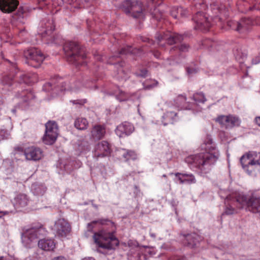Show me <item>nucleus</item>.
I'll return each instance as SVG.
<instances>
[{
    "instance_id": "f704fd0d",
    "label": "nucleus",
    "mask_w": 260,
    "mask_h": 260,
    "mask_svg": "<svg viewBox=\"0 0 260 260\" xmlns=\"http://www.w3.org/2000/svg\"><path fill=\"white\" fill-rule=\"evenodd\" d=\"M107 222H110V221L107 219H100L98 220H94L92 221L90 223H89L88 224V230L89 231H92L93 228V224L96 223H100L102 224H106Z\"/></svg>"
},
{
    "instance_id": "680f3d73",
    "label": "nucleus",
    "mask_w": 260,
    "mask_h": 260,
    "mask_svg": "<svg viewBox=\"0 0 260 260\" xmlns=\"http://www.w3.org/2000/svg\"><path fill=\"white\" fill-rule=\"evenodd\" d=\"M52 43H54L55 44H57L58 43L57 42H56V41L55 40V39H53V40L51 42Z\"/></svg>"
},
{
    "instance_id": "2f4dec72",
    "label": "nucleus",
    "mask_w": 260,
    "mask_h": 260,
    "mask_svg": "<svg viewBox=\"0 0 260 260\" xmlns=\"http://www.w3.org/2000/svg\"><path fill=\"white\" fill-rule=\"evenodd\" d=\"M183 176H184V183L190 184L196 182V179L193 174L184 173Z\"/></svg>"
},
{
    "instance_id": "f257e3e1",
    "label": "nucleus",
    "mask_w": 260,
    "mask_h": 260,
    "mask_svg": "<svg viewBox=\"0 0 260 260\" xmlns=\"http://www.w3.org/2000/svg\"><path fill=\"white\" fill-rule=\"evenodd\" d=\"M194 7L197 10H199L192 18L196 24L195 29L201 30H208L211 25L210 19L212 18H218L220 21L226 18V10L225 7H219L216 3L210 5V11L212 15H211L208 9L207 14L203 13V11L206 10L207 8V5L203 1L196 3Z\"/></svg>"
},
{
    "instance_id": "20e7f679",
    "label": "nucleus",
    "mask_w": 260,
    "mask_h": 260,
    "mask_svg": "<svg viewBox=\"0 0 260 260\" xmlns=\"http://www.w3.org/2000/svg\"><path fill=\"white\" fill-rule=\"evenodd\" d=\"M47 231L41 224H33L29 228H24L21 234L22 242L26 247H30L41 236L46 234Z\"/></svg>"
},
{
    "instance_id": "dca6fc26",
    "label": "nucleus",
    "mask_w": 260,
    "mask_h": 260,
    "mask_svg": "<svg viewBox=\"0 0 260 260\" xmlns=\"http://www.w3.org/2000/svg\"><path fill=\"white\" fill-rule=\"evenodd\" d=\"M18 3L17 0H0V9L4 13H10L17 8Z\"/></svg>"
},
{
    "instance_id": "c9c22d12",
    "label": "nucleus",
    "mask_w": 260,
    "mask_h": 260,
    "mask_svg": "<svg viewBox=\"0 0 260 260\" xmlns=\"http://www.w3.org/2000/svg\"><path fill=\"white\" fill-rule=\"evenodd\" d=\"M186 98L183 95H178L175 100V105L177 107L182 106L186 101Z\"/></svg>"
},
{
    "instance_id": "6e6d98bb",
    "label": "nucleus",
    "mask_w": 260,
    "mask_h": 260,
    "mask_svg": "<svg viewBox=\"0 0 260 260\" xmlns=\"http://www.w3.org/2000/svg\"><path fill=\"white\" fill-rule=\"evenodd\" d=\"M154 56L156 57V58H159V52H156L154 53Z\"/></svg>"
},
{
    "instance_id": "5701e85b",
    "label": "nucleus",
    "mask_w": 260,
    "mask_h": 260,
    "mask_svg": "<svg viewBox=\"0 0 260 260\" xmlns=\"http://www.w3.org/2000/svg\"><path fill=\"white\" fill-rule=\"evenodd\" d=\"M60 84H61V86L60 87H58V85L55 86L53 88H52V83H47L45 84L44 86V89L46 90V91H52L53 93L54 94H59V91H62L63 90H66V87L65 86L66 85V83H63L62 82L60 83Z\"/></svg>"
},
{
    "instance_id": "2eb2a0df",
    "label": "nucleus",
    "mask_w": 260,
    "mask_h": 260,
    "mask_svg": "<svg viewBox=\"0 0 260 260\" xmlns=\"http://www.w3.org/2000/svg\"><path fill=\"white\" fill-rule=\"evenodd\" d=\"M134 131V127L132 124L124 122L117 126L115 133L119 137L123 138L130 135Z\"/></svg>"
},
{
    "instance_id": "0e129e2a",
    "label": "nucleus",
    "mask_w": 260,
    "mask_h": 260,
    "mask_svg": "<svg viewBox=\"0 0 260 260\" xmlns=\"http://www.w3.org/2000/svg\"><path fill=\"white\" fill-rule=\"evenodd\" d=\"M226 214V211L224 212L222 214V216H224Z\"/></svg>"
},
{
    "instance_id": "a211bd4d",
    "label": "nucleus",
    "mask_w": 260,
    "mask_h": 260,
    "mask_svg": "<svg viewBox=\"0 0 260 260\" xmlns=\"http://www.w3.org/2000/svg\"><path fill=\"white\" fill-rule=\"evenodd\" d=\"M161 3V0H150L148 2V8L146 11L149 12L153 17L157 19L160 18L159 16L160 15L159 14V10L156 8V5L159 6Z\"/></svg>"
},
{
    "instance_id": "72a5a7b5",
    "label": "nucleus",
    "mask_w": 260,
    "mask_h": 260,
    "mask_svg": "<svg viewBox=\"0 0 260 260\" xmlns=\"http://www.w3.org/2000/svg\"><path fill=\"white\" fill-rule=\"evenodd\" d=\"M174 11L179 12L180 15L182 16H185L186 15V10L183 9L182 7H178V8H173L172 10L171 11V15L172 16L173 18L175 19L177 18V15L173 14Z\"/></svg>"
},
{
    "instance_id": "412c9836",
    "label": "nucleus",
    "mask_w": 260,
    "mask_h": 260,
    "mask_svg": "<svg viewBox=\"0 0 260 260\" xmlns=\"http://www.w3.org/2000/svg\"><path fill=\"white\" fill-rule=\"evenodd\" d=\"M183 236L185 238L187 245L191 248L194 247L201 240L200 236L196 233H191Z\"/></svg>"
},
{
    "instance_id": "4c0bfd02",
    "label": "nucleus",
    "mask_w": 260,
    "mask_h": 260,
    "mask_svg": "<svg viewBox=\"0 0 260 260\" xmlns=\"http://www.w3.org/2000/svg\"><path fill=\"white\" fill-rule=\"evenodd\" d=\"M137 50L136 49H132L131 47L130 46H126V47L122 48L119 54H127L128 53H133L135 54L136 51Z\"/></svg>"
},
{
    "instance_id": "a878e982",
    "label": "nucleus",
    "mask_w": 260,
    "mask_h": 260,
    "mask_svg": "<svg viewBox=\"0 0 260 260\" xmlns=\"http://www.w3.org/2000/svg\"><path fill=\"white\" fill-rule=\"evenodd\" d=\"M48 24L46 26L45 29L42 30V32H39L42 38L50 36L55 29L54 25H51L50 22H48Z\"/></svg>"
},
{
    "instance_id": "603ef678",
    "label": "nucleus",
    "mask_w": 260,
    "mask_h": 260,
    "mask_svg": "<svg viewBox=\"0 0 260 260\" xmlns=\"http://www.w3.org/2000/svg\"><path fill=\"white\" fill-rule=\"evenodd\" d=\"M255 121L256 123L260 126V117H257L255 119Z\"/></svg>"
},
{
    "instance_id": "cd10ccee",
    "label": "nucleus",
    "mask_w": 260,
    "mask_h": 260,
    "mask_svg": "<svg viewBox=\"0 0 260 260\" xmlns=\"http://www.w3.org/2000/svg\"><path fill=\"white\" fill-rule=\"evenodd\" d=\"M240 120L236 116H229V127L238 126L240 124Z\"/></svg>"
},
{
    "instance_id": "f3484780",
    "label": "nucleus",
    "mask_w": 260,
    "mask_h": 260,
    "mask_svg": "<svg viewBox=\"0 0 260 260\" xmlns=\"http://www.w3.org/2000/svg\"><path fill=\"white\" fill-rule=\"evenodd\" d=\"M29 202L28 196L24 193L17 194L13 201V205L17 209H20L27 206Z\"/></svg>"
},
{
    "instance_id": "37998d69",
    "label": "nucleus",
    "mask_w": 260,
    "mask_h": 260,
    "mask_svg": "<svg viewBox=\"0 0 260 260\" xmlns=\"http://www.w3.org/2000/svg\"><path fill=\"white\" fill-rule=\"evenodd\" d=\"M253 2H255L253 7L255 9L260 10V0H253Z\"/></svg>"
},
{
    "instance_id": "8fccbe9b",
    "label": "nucleus",
    "mask_w": 260,
    "mask_h": 260,
    "mask_svg": "<svg viewBox=\"0 0 260 260\" xmlns=\"http://www.w3.org/2000/svg\"><path fill=\"white\" fill-rule=\"evenodd\" d=\"M72 102L73 104H82L84 103L82 100H73Z\"/></svg>"
},
{
    "instance_id": "9b49d317",
    "label": "nucleus",
    "mask_w": 260,
    "mask_h": 260,
    "mask_svg": "<svg viewBox=\"0 0 260 260\" xmlns=\"http://www.w3.org/2000/svg\"><path fill=\"white\" fill-rule=\"evenodd\" d=\"M253 24L252 20L250 18H242L239 22L231 21L229 24L231 29L241 34H246L250 29Z\"/></svg>"
},
{
    "instance_id": "5fc2aeb1",
    "label": "nucleus",
    "mask_w": 260,
    "mask_h": 260,
    "mask_svg": "<svg viewBox=\"0 0 260 260\" xmlns=\"http://www.w3.org/2000/svg\"><path fill=\"white\" fill-rule=\"evenodd\" d=\"M150 236L153 238H155L156 237L155 234L153 233H150Z\"/></svg>"
},
{
    "instance_id": "c756f323",
    "label": "nucleus",
    "mask_w": 260,
    "mask_h": 260,
    "mask_svg": "<svg viewBox=\"0 0 260 260\" xmlns=\"http://www.w3.org/2000/svg\"><path fill=\"white\" fill-rule=\"evenodd\" d=\"M123 157L126 160L135 159L137 157V154L134 151L130 150H124V152L122 154Z\"/></svg>"
},
{
    "instance_id": "774afa93",
    "label": "nucleus",
    "mask_w": 260,
    "mask_h": 260,
    "mask_svg": "<svg viewBox=\"0 0 260 260\" xmlns=\"http://www.w3.org/2000/svg\"><path fill=\"white\" fill-rule=\"evenodd\" d=\"M24 78H26L27 76L26 75H23Z\"/></svg>"
},
{
    "instance_id": "bf43d9fd",
    "label": "nucleus",
    "mask_w": 260,
    "mask_h": 260,
    "mask_svg": "<svg viewBox=\"0 0 260 260\" xmlns=\"http://www.w3.org/2000/svg\"><path fill=\"white\" fill-rule=\"evenodd\" d=\"M96 59L99 60H103L101 57H97Z\"/></svg>"
},
{
    "instance_id": "e433bc0d",
    "label": "nucleus",
    "mask_w": 260,
    "mask_h": 260,
    "mask_svg": "<svg viewBox=\"0 0 260 260\" xmlns=\"http://www.w3.org/2000/svg\"><path fill=\"white\" fill-rule=\"evenodd\" d=\"M123 63H117L116 64L115 67L117 69V75L118 76V78H124V72L123 69H122V64Z\"/></svg>"
},
{
    "instance_id": "79ce46f5",
    "label": "nucleus",
    "mask_w": 260,
    "mask_h": 260,
    "mask_svg": "<svg viewBox=\"0 0 260 260\" xmlns=\"http://www.w3.org/2000/svg\"><path fill=\"white\" fill-rule=\"evenodd\" d=\"M0 260H17L14 257L10 255L0 256Z\"/></svg>"
},
{
    "instance_id": "052dcab7",
    "label": "nucleus",
    "mask_w": 260,
    "mask_h": 260,
    "mask_svg": "<svg viewBox=\"0 0 260 260\" xmlns=\"http://www.w3.org/2000/svg\"><path fill=\"white\" fill-rule=\"evenodd\" d=\"M179 13V12H177V11H176V12H175V11H174V12H173V14H174V15H177V14H178V13Z\"/></svg>"
},
{
    "instance_id": "bb28decb",
    "label": "nucleus",
    "mask_w": 260,
    "mask_h": 260,
    "mask_svg": "<svg viewBox=\"0 0 260 260\" xmlns=\"http://www.w3.org/2000/svg\"><path fill=\"white\" fill-rule=\"evenodd\" d=\"M215 121L218 122L221 127L226 129L228 127V116L220 115L215 119Z\"/></svg>"
},
{
    "instance_id": "c85d7f7f",
    "label": "nucleus",
    "mask_w": 260,
    "mask_h": 260,
    "mask_svg": "<svg viewBox=\"0 0 260 260\" xmlns=\"http://www.w3.org/2000/svg\"><path fill=\"white\" fill-rule=\"evenodd\" d=\"M193 100L197 103H204L206 101L205 95L202 92L196 93L193 95Z\"/></svg>"
},
{
    "instance_id": "09e8293b",
    "label": "nucleus",
    "mask_w": 260,
    "mask_h": 260,
    "mask_svg": "<svg viewBox=\"0 0 260 260\" xmlns=\"http://www.w3.org/2000/svg\"><path fill=\"white\" fill-rule=\"evenodd\" d=\"M147 74V71L146 70H143L141 71V73L140 74V76L145 77L146 76Z\"/></svg>"
},
{
    "instance_id": "3c124183",
    "label": "nucleus",
    "mask_w": 260,
    "mask_h": 260,
    "mask_svg": "<svg viewBox=\"0 0 260 260\" xmlns=\"http://www.w3.org/2000/svg\"><path fill=\"white\" fill-rule=\"evenodd\" d=\"M24 12V11L23 10V9L22 8L20 7L18 10V15L20 16H21V15L23 14Z\"/></svg>"
},
{
    "instance_id": "6e6552de",
    "label": "nucleus",
    "mask_w": 260,
    "mask_h": 260,
    "mask_svg": "<svg viewBox=\"0 0 260 260\" xmlns=\"http://www.w3.org/2000/svg\"><path fill=\"white\" fill-rule=\"evenodd\" d=\"M122 7L126 14H131L134 18H144V12L140 2L137 0H126L123 2Z\"/></svg>"
},
{
    "instance_id": "7c9ffc66",
    "label": "nucleus",
    "mask_w": 260,
    "mask_h": 260,
    "mask_svg": "<svg viewBox=\"0 0 260 260\" xmlns=\"http://www.w3.org/2000/svg\"><path fill=\"white\" fill-rule=\"evenodd\" d=\"M131 95L127 93H126L122 90H119L118 92L116 94V98L120 101H125L128 100Z\"/></svg>"
},
{
    "instance_id": "69168bd1",
    "label": "nucleus",
    "mask_w": 260,
    "mask_h": 260,
    "mask_svg": "<svg viewBox=\"0 0 260 260\" xmlns=\"http://www.w3.org/2000/svg\"><path fill=\"white\" fill-rule=\"evenodd\" d=\"M228 213H229V214L232 213V212H231L230 211V209H229V211H228Z\"/></svg>"
},
{
    "instance_id": "a18cd8bd",
    "label": "nucleus",
    "mask_w": 260,
    "mask_h": 260,
    "mask_svg": "<svg viewBox=\"0 0 260 260\" xmlns=\"http://www.w3.org/2000/svg\"><path fill=\"white\" fill-rule=\"evenodd\" d=\"M8 79H10V78L7 77H5L4 79V80H3V83L5 84H8V85H11V81H8L7 80Z\"/></svg>"
},
{
    "instance_id": "473e14b6",
    "label": "nucleus",
    "mask_w": 260,
    "mask_h": 260,
    "mask_svg": "<svg viewBox=\"0 0 260 260\" xmlns=\"http://www.w3.org/2000/svg\"><path fill=\"white\" fill-rule=\"evenodd\" d=\"M43 1L45 5H51L54 7L60 6L63 4V0H39Z\"/></svg>"
},
{
    "instance_id": "9d476101",
    "label": "nucleus",
    "mask_w": 260,
    "mask_h": 260,
    "mask_svg": "<svg viewBox=\"0 0 260 260\" xmlns=\"http://www.w3.org/2000/svg\"><path fill=\"white\" fill-rule=\"evenodd\" d=\"M24 55L28 60V63L35 68L40 67L44 59V56L40 50L31 48L24 52Z\"/></svg>"
},
{
    "instance_id": "f03ea898",
    "label": "nucleus",
    "mask_w": 260,
    "mask_h": 260,
    "mask_svg": "<svg viewBox=\"0 0 260 260\" xmlns=\"http://www.w3.org/2000/svg\"><path fill=\"white\" fill-rule=\"evenodd\" d=\"M202 147L205 149L206 152L190 155L186 158L185 161L192 165L202 173L206 174L211 170V165L217 160L219 153L215 150V145L209 137H207Z\"/></svg>"
},
{
    "instance_id": "c03bdc74",
    "label": "nucleus",
    "mask_w": 260,
    "mask_h": 260,
    "mask_svg": "<svg viewBox=\"0 0 260 260\" xmlns=\"http://www.w3.org/2000/svg\"><path fill=\"white\" fill-rule=\"evenodd\" d=\"M260 62V57L257 56H256L254 59L252 60V63L253 64H256Z\"/></svg>"
},
{
    "instance_id": "4468645a",
    "label": "nucleus",
    "mask_w": 260,
    "mask_h": 260,
    "mask_svg": "<svg viewBox=\"0 0 260 260\" xmlns=\"http://www.w3.org/2000/svg\"><path fill=\"white\" fill-rule=\"evenodd\" d=\"M25 158L28 160L37 161L43 157L42 150L35 146H30L25 149L24 152Z\"/></svg>"
},
{
    "instance_id": "58836bf2",
    "label": "nucleus",
    "mask_w": 260,
    "mask_h": 260,
    "mask_svg": "<svg viewBox=\"0 0 260 260\" xmlns=\"http://www.w3.org/2000/svg\"><path fill=\"white\" fill-rule=\"evenodd\" d=\"M184 173H176L174 174V175L176 177L175 181L176 182H179L180 184H184V176H183Z\"/></svg>"
},
{
    "instance_id": "ddd939ff",
    "label": "nucleus",
    "mask_w": 260,
    "mask_h": 260,
    "mask_svg": "<svg viewBox=\"0 0 260 260\" xmlns=\"http://www.w3.org/2000/svg\"><path fill=\"white\" fill-rule=\"evenodd\" d=\"M53 230L58 236L65 237L70 233L71 227L64 219H59L55 222Z\"/></svg>"
},
{
    "instance_id": "4be33fe9",
    "label": "nucleus",
    "mask_w": 260,
    "mask_h": 260,
    "mask_svg": "<svg viewBox=\"0 0 260 260\" xmlns=\"http://www.w3.org/2000/svg\"><path fill=\"white\" fill-rule=\"evenodd\" d=\"M38 246L44 250L51 251L55 248V243L51 239H41L38 241Z\"/></svg>"
},
{
    "instance_id": "7ed1b4c3",
    "label": "nucleus",
    "mask_w": 260,
    "mask_h": 260,
    "mask_svg": "<svg viewBox=\"0 0 260 260\" xmlns=\"http://www.w3.org/2000/svg\"><path fill=\"white\" fill-rule=\"evenodd\" d=\"M93 239L99 247L105 249H113L119 244L118 240L111 232L101 230L94 233Z\"/></svg>"
},
{
    "instance_id": "4d7b16f0",
    "label": "nucleus",
    "mask_w": 260,
    "mask_h": 260,
    "mask_svg": "<svg viewBox=\"0 0 260 260\" xmlns=\"http://www.w3.org/2000/svg\"><path fill=\"white\" fill-rule=\"evenodd\" d=\"M71 90L76 91L78 90V88L76 87H72Z\"/></svg>"
},
{
    "instance_id": "393cba45",
    "label": "nucleus",
    "mask_w": 260,
    "mask_h": 260,
    "mask_svg": "<svg viewBox=\"0 0 260 260\" xmlns=\"http://www.w3.org/2000/svg\"><path fill=\"white\" fill-rule=\"evenodd\" d=\"M75 126L78 129L83 130L87 128L88 123L84 118H78L74 122Z\"/></svg>"
},
{
    "instance_id": "39448f33",
    "label": "nucleus",
    "mask_w": 260,
    "mask_h": 260,
    "mask_svg": "<svg viewBox=\"0 0 260 260\" xmlns=\"http://www.w3.org/2000/svg\"><path fill=\"white\" fill-rule=\"evenodd\" d=\"M240 162L244 170L249 175H255L256 167H260V153L249 151L243 155Z\"/></svg>"
},
{
    "instance_id": "ea45409f",
    "label": "nucleus",
    "mask_w": 260,
    "mask_h": 260,
    "mask_svg": "<svg viewBox=\"0 0 260 260\" xmlns=\"http://www.w3.org/2000/svg\"><path fill=\"white\" fill-rule=\"evenodd\" d=\"M176 115H177V113H175L174 112H172V111H169V112H166L165 114V115L163 116V117L170 119V121L171 122V121L172 120H173L174 119V118Z\"/></svg>"
},
{
    "instance_id": "de8ad7c7",
    "label": "nucleus",
    "mask_w": 260,
    "mask_h": 260,
    "mask_svg": "<svg viewBox=\"0 0 260 260\" xmlns=\"http://www.w3.org/2000/svg\"><path fill=\"white\" fill-rule=\"evenodd\" d=\"M187 73L188 74H193V73H197V71H196V69H189V68L187 69Z\"/></svg>"
},
{
    "instance_id": "49530a36",
    "label": "nucleus",
    "mask_w": 260,
    "mask_h": 260,
    "mask_svg": "<svg viewBox=\"0 0 260 260\" xmlns=\"http://www.w3.org/2000/svg\"><path fill=\"white\" fill-rule=\"evenodd\" d=\"M51 260H67V259L62 256L54 257Z\"/></svg>"
},
{
    "instance_id": "1a4fd4ad",
    "label": "nucleus",
    "mask_w": 260,
    "mask_h": 260,
    "mask_svg": "<svg viewBox=\"0 0 260 260\" xmlns=\"http://www.w3.org/2000/svg\"><path fill=\"white\" fill-rule=\"evenodd\" d=\"M45 134L43 138L44 143L52 145L56 141L58 136V126L55 121H49L45 124Z\"/></svg>"
},
{
    "instance_id": "aec40b11",
    "label": "nucleus",
    "mask_w": 260,
    "mask_h": 260,
    "mask_svg": "<svg viewBox=\"0 0 260 260\" xmlns=\"http://www.w3.org/2000/svg\"><path fill=\"white\" fill-rule=\"evenodd\" d=\"M91 136L94 139L100 140L103 138L105 134L106 130L104 126L96 125L94 126L91 131Z\"/></svg>"
},
{
    "instance_id": "6ab92c4d",
    "label": "nucleus",
    "mask_w": 260,
    "mask_h": 260,
    "mask_svg": "<svg viewBox=\"0 0 260 260\" xmlns=\"http://www.w3.org/2000/svg\"><path fill=\"white\" fill-rule=\"evenodd\" d=\"M156 39L157 40L158 43L162 40H165L170 45H172L174 43H177L181 42L183 39V37L182 35L175 34L173 36H171L169 38H167L166 35L162 36L160 34H157L156 36Z\"/></svg>"
},
{
    "instance_id": "b1692460",
    "label": "nucleus",
    "mask_w": 260,
    "mask_h": 260,
    "mask_svg": "<svg viewBox=\"0 0 260 260\" xmlns=\"http://www.w3.org/2000/svg\"><path fill=\"white\" fill-rule=\"evenodd\" d=\"M234 54L236 59L240 63H243L246 61L247 52L245 50H242L241 48H237L234 50Z\"/></svg>"
},
{
    "instance_id": "864d4df0",
    "label": "nucleus",
    "mask_w": 260,
    "mask_h": 260,
    "mask_svg": "<svg viewBox=\"0 0 260 260\" xmlns=\"http://www.w3.org/2000/svg\"><path fill=\"white\" fill-rule=\"evenodd\" d=\"M82 260H95V259L92 257H85L83 258Z\"/></svg>"
},
{
    "instance_id": "f8f14e48",
    "label": "nucleus",
    "mask_w": 260,
    "mask_h": 260,
    "mask_svg": "<svg viewBox=\"0 0 260 260\" xmlns=\"http://www.w3.org/2000/svg\"><path fill=\"white\" fill-rule=\"evenodd\" d=\"M111 153L110 144L106 141H102L98 143L94 146L93 155L96 159L109 155Z\"/></svg>"
},
{
    "instance_id": "423d86ee",
    "label": "nucleus",
    "mask_w": 260,
    "mask_h": 260,
    "mask_svg": "<svg viewBox=\"0 0 260 260\" xmlns=\"http://www.w3.org/2000/svg\"><path fill=\"white\" fill-rule=\"evenodd\" d=\"M236 201L242 206H246L248 210L253 213L260 212V195L253 192L245 196L239 194L236 196Z\"/></svg>"
},
{
    "instance_id": "a19ab883",
    "label": "nucleus",
    "mask_w": 260,
    "mask_h": 260,
    "mask_svg": "<svg viewBox=\"0 0 260 260\" xmlns=\"http://www.w3.org/2000/svg\"><path fill=\"white\" fill-rule=\"evenodd\" d=\"M188 48H189V46L187 44H181L179 47V50L182 52H185V51H188Z\"/></svg>"
},
{
    "instance_id": "338daca9",
    "label": "nucleus",
    "mask_w": 260,
    "mask_h": 260,
    "mask_svg": "<svg viewBox=\"0 0 260 260\" xmlns=\"http://www.w3.org/2000/svg\"><path fill=\"white\" fill-rule=\"evenodd\" d=\"M162 177H165V178H166V177H167V176H166V175H162Z\"/></svg>"
},
{
    "instance_id": "13d9d810",
    "label": "nucleus",
    "mask_w": 260,
    "mask_h": 260,
    "mask_svg": "<svg viewBox=\"0 0 260 260\" xmlns=\"http://www.w3.org/2000/svg\"><path fill=\"white\" fill-rule=\"evenodd\" d=\"M23 81L26 83H28V82H29V81L26 80L25 79H24L23 80ZM32 81H30V82H32Z\"/></svg>"
},
{
    "instance_id": "0eeeda50",
    "label": "nucleus",
    "mask_w": 260,
    "mask_h": 260,
    "mask_svg": "<svg viewBox=\"0 0 260 260\" xmlns=\"http://www.w3.org/2000/svg\"><path fill=\"white\" fill-rule=\"evenodd\" d=\"M63 50L68 60L72 63H74L79 58L86 57L84 51L76 42H67L64 45Z\"/></svg>"
},
{
    "instance_id": "e2e57ef3",
    "label": "nucleus",
    "mask_w": 260,
    "mask_h": 260,
    "mask_svg": "<svg viewBox=\"0 0 260 260\" xmlns=\"http://www.w3.org/2000/svg\"><path fill=\"white\" fill-rule=\"evenodd\" d=\"M17 149H18V151H21L22 150V148H19V147Z\"/></svg>"
}]
</instances>
